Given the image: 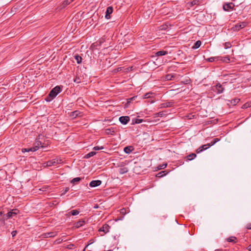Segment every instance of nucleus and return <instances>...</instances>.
Listing matches in <instances>:
<instances>
[{"label":"nucleus","mask_w":251,"mask_h":251,"mask_svg":"<svg viewBox=\"0 0 251 251\" xmlns=\"http://www.w3.org/2000/svg\"><path fill=\"white\" fill-rule=\"evenodd\" d=\"M19 212V211L17 209H12L11 211L8 212L6 214V218H7V220L9 218H12L17 215Z\"/></svg>","instance_id":"nucleus-5"},{"label":"nucleus","mask_w":251,"mask_h":251,"mask_svg":"<svg viewBox=\"0 0 251 251\" xmlns=\"http://www.w3.org/2000/svg\"><path fill=\"white\" fill-rule=\"evenodd\" d=\"M128 169L126 167L122 168L119 169V173L121 174H124L127 172Z\"/></svg>","instance_id":"nucleus-30"},{"label":"nucleus","mask_w":251,"mask_h":251,"mask_svg":"<svg viewBox=\"0 0 251 251\" xmlns=\"http://www.w3.org/2000/svg\"><path fill=\"white\" fill-rule=\"evenodd\" d=\"M156 115H157L158 116L161 117L164 115V113L163 112H160L156 113Z\"/></svg>","instance_id":"nucleus-52"},{"label":"nucleus","mask_w":251,"mask_h":251,"mask_svg":"<svg viewBox=\"0 0 251 251\" xmlns=\"http://www.w3.org/2000/svg\"><path fill=\"white\" fill-rule=\"evenodd\" d=\"M71 214L73 216H75L78 215L79 213V211L77 210H73L71 211Z\"/></svg>","instance_id":"nucleus-38"},{"label":"nucleus","mask_w":251,"mask_h":251,"mask_svg":"<svg viewBox=\"0 0 251 251\" xmlns=\"http://www.w3.org/2000/svg\"><path fill=\"white\" fill-rule=\"evenodd\" d=\"M237 240L236 237L234 236L229 237L226 239V241L229 242L236 243Z\"/></svg>","instance_id":"nucleus-25"},{"label":"nucleus","mask_w":251,"mask_h":251,"mask_svg":"<svg viewBox=\"0 0 251 251\" xmlns=\"http://www.w3.org/2000/svg\"><path fill=\"white\" fill-rule=\"evenodd\" d=\"M50 100H51V99H49V98H46V100H47V101H50Z\"/></svg>","instance_id":"nucleus-59"},{"label":"nucleus","mask_w":251,"mask_h":251,"mask_svg":"<svg viewBox=\"0 0 251 251\" xmlns=\"http://www.w3.org/2000/svg\"><path fill=\"white\" fill-rule=\"evenodd\" d=\"M143 121V119L136 118L135 120L134 123L135 124H140V123H141Z\"/></svg>","instance_id":"nucleus-41"},{"label":"nucleus","mask_w":251,"mask_h":251,"mask_svg":"<svg viewBox=\"0 0 251 251\" xmlns=\"http://www.w3.org/2000/svg\"><path fill=\"white\" fill-rule=\"evenodd\" d=\"M166 174L165 173V171H161L156 175V176L158 177H162L163 176H165Z\"/></svg>","instance_id":"nucleus-36"},{"label":"nucleus","mask_w":251,"mask_h":251,"mask_svg":"<svg viewBox=\"0 0 251 251\" xmlns=\"http://www.w3.org/2000/svg\"><path fill=\"white\" fill-rule=\"evenodd\" d=\"M247 25V23L245 22L238 23L231 28V29L234 31H239L240 29L243 28Z\"/></svg>","instance_id":"nucleus-3"},{"label":"nucleus","mask_w":251,"mask_h":251,"mask_svg":"<svg viewBox=\"0 0 251 251\" xmlns=\"http://www.w3.org/2000/svg\"><path fill=\"white\" fill-rule=\"evenodd\" d=\"M122 69V67H119L117 69V72L121 71Z\"/></svg>","instance_id":"nucleus-57"},{"label":"nucleus","mask_w":251,"mask_h":251,"mask_svg":"<svg viewBox=\"0 0 251 251\" xmlns=\"http://www.w3.org/2000/svg\"><path fill=\"white\" fill-rule=\"evenodd\" d=\"M219 141L218 138H214L210 143L208 144V147H211L214 145L216 142Z\"/></svg>","instance_id":"nucleus-32"},{"label":"nucleus","mask_w":251,"mask_h":251,"mask_svg":"<svg viewBox=\"0 0 251 251\" xmlns=\"http://www.w3.org/2000/svg\"><path fill=\"white\" fill-rule=\"evenodd\" d=\"M168 54V51L165 50H160L156 52L155 55L157 56H163Z\"/></svg>","instance_id":"nucleus-22"},{"label":"nucleus","mask_w":251,"mask_h":251,"mask_svg":"<svg viewBox=\"0 0 251 251\" xmlns=\"http://www.w3.org/2000/svg\"><path fill=\"white\" fill-rule=\"evenodd\" d=\"M199 0H193L191 2L187 3V4L189 5L190 7H192L195 5H199Z\"/></svg>","instance_id":"nucleus-20"},{"label":"nucleus","mask_w":251,"mask_h":251,"mask_svg":"<svg viewBox=\"0 0 251 251\" xmlns=\"http://www.w3.org/2000/svg\"><path fill=\"white\" fill-rule=\"evenodd\" d=\"M216 57H212L206 59L209 62H212L215 61Z\"/></svg>","instance_id":"nucleus-45"},{"label":"nucleus","mask_w":251,"mask_h":251,"mask_svg":"<svg viewBox=\"0 0 251 251\" xmlns=\"http://www.w3.org/2000/svg\"><path fill=\"white\" fill-rule=\"evenodd\" d=\"M176 77V75L167 74L165 76V79L166 80H174Z\"/></svg>","instance_id":"nucleus-15"},{"label":"nucleus","mask_w":251,"mask_h":251,"mask_svg":"<svg viewBox=\"0 0 251 251\" xmlns=\"http://www.w3.org/2000/svg\"><path fill=\"white\" fill-rule=\"evenodd\" d=\"M17 234V231L14 230L11 232V234L12 235V237H14Z\"/></svg>","instance_id":"nucleus-55"},{"label":"nucleus","mask_w":251,"mask_h":251,"mask_svg":"<svg viewBox=\"0 0 251 251\" xmlns=\"http://www.w3.org/2000/svg\"><path fill=\"white\" fill-rule=\"evenodd\" d=\"M248 229H251V223L248 224L246 226Z\"/></svg>","instance_id":"nucleus-53"},{"label":"nucleus","mask_w":251,"mask_h":251,"mask_svg":"<svg viewBox=\"0 0 251 251\" xmlns=\"http://www.w3.org/2000/svg\"><path fill=\"white\" fill-rule=\"evenodd\" d=\"M110 226L108 224H104L99 229V232H103V233L101 236L104 235L109 231Z\"/></svg>","instance_id":"nucleus-6"},{"label":"nucleus","mask_w":251,"mask_h":251,"mask_svg":"<svg viewBox=\"0 0 251 251\" xmlns=\"http://www.w3.org/2000/svg\"><path fill=\"white\" fill-rule=\"evenodd\" d=\"M133 150V147L132 146L126 147L124 151L126 153H130Z\"/></svg>","instance_id":"nucleus-21"},{"label":"nucleus","mask_w":251,"mask_h":251,"mask_svg":"<svg viewBox=\"0 0 251 251\" xmlns=\"http://www.w3.org/2000/svg\"><path fill=\"white\" fill-rule=\"evenodd\" d=\"M74 246V245L73 244H70V245H68L67 247H66V248L68 249H69V250H71L72 249V248Z\"/></svg>","instance_id":"nucleus-49"},{"label":"nucleus","mask_w":251,"mask_h":251,"mask_svg":"<svg viewBox=\"0 0 251 251\" xmlns=\"http://www.w3.org/2000/svg\"><path fill=\"white\" fill-rule=\"evenodd\" d=\"M202 151H203V149H201V147H199L197 150H196V152L197 153H200Z\"/></svg>","instance_id":"nucleus-51"},{"label":"nucleus","mask_w":251,"mask_h":251,"mask_svg":"<svg viewBox=\"0 0 251 251\" xmlns=\"http://www.w3.org/2000/svg\"><path fill=\"white\" fill-rule=\"evenodd\" d=\"M103 149V147L102 146H101L100 147H98V146H96L93 148V150H94L95 151L100 150H101Z\"/></svg>","instance_id":"nucleus-44"},{"label":"nucleus","mask_w":251,"mask_h":251,"mask_svg":"<svg viewBox=\"0 0 251 251\" xmlns=\"http://www.w3.org/2000/svg\"><path fill=\"white\" fill-rule=\"evenodd\" d=\"M234 6V5L232 3L225 4L223 5V9L225 11H228L230 10H232Z\"/></svg>","instance_id":"nucleus-9"},{"label":"nucleus","mask_w":251,"mask_h":251,"mask_svg":"<svg viewBox=\"0 0 251 251\" xmlns=\"http://www.w3.org/2000/svg\"><path fill=\"white\" fill-rule=\"evenodd\" d=\"M113 12V7L112 6H109L107 8L105 12V17L106 19H109L110 18V14Z\"/></svg>","instance_id":"nucleus-10"},{"label":"nucleus","mask_w":251,"mask_h":251,"mask_svg":"<svg viewBox=\"0 0 251 251\" xmlns=\"http://www.w3.org/2000/svg\"><path fill=\"white\" fill-rule=\"evenodd\" d=\"M69 190V187H66L65 188V189L64 190V192L62 194V195H64Z\"/></svg>","instance_id":"nucleus-54"},{"label":"nucleus","mask_w":251,"mask_h":251,"mask_svg":"<svg viewBox=\"0 0 251 251\" xmlns=\"http://www.w3.org/2000/svg\"><path fill=\"white\" fill-rule=\"evenodd\" d=\"M96 154V152H95V151H91L90 152H89L88 153L86 154L84 158H89L92 156H93L94 155H95V154Z\"/></svg>","instance_id":"nucleus-27"},{"label":"nucleus","mask_w":251,"mask_h":251,"mask_svg":"<svg viewBox=\"0 0 251 251\" xmlns=\"http://www.w3.org/2000/svg\"><path fill=\"white\" fill-rule=\"evenodd\" d=\"M74 57L78 64H80L81 62L82 58L78 54H75Z\"/></svg>","instance_id":"nucleus-28"},{"label":"nucleus","mask_w":251,"mask_h":251,"mask_svg":"<svg viewBox=\"0 0 251 251\" xmlns=\"http://www.w3.org/2000/svg\"><path fill=\"white\" fill-rule=\"evenodd\" d=\"M41 145V142L40 141H36L35 143V145L33 147H36L37 150H38Z\"/></svg>","instance_id":"nucleus-35"},{"label":"nucleus","mask_w":251,"mask_h":251,"mask_svg":"<svg viewBox=\"0 0 251 251\" xmlns=\"http://www.w3.org/2000/svg\"><path fill=\"white\" fill-rule=\"evenodd\" d=\"M61 161V159L55 158L44 163L43 165L44 167H50L52 166H55L60 163Z\"/></svg>","instance_id":"nucleus-2"},{"label":"nucleus","mask_w":251,"mask_h":251,"mask_svg":"<svg viewBox=\"0 0 251 251\" xmlns=\"http://www.w3.org/2000/svg\"><path fill=\"white\" fill-rule=\"evenodd\" d=\"M173 102L162 103L160 104V108L171 107L173 105Z\"/></svg>","instance_id":"nucleus-14"},{"label":"nucleus","mask_w":251,"mask_h":251,"mask_svg":"<svg viewBox=\"0 0 251 251\" xmlns=\"http://www.w3.org/2000/svg\"><path fill=\"white\" fill-rule=\"evenodd\" d=\"M129 120L130 118L128 116H121L119 118L120 122L123 125H126Z\"/></svg>","instance_id":"nucleus-11"},{"label":"nucleus","mask_w":251,"mask_h":251,"mask_svg":"<svg viewBox=\"0 0 251 251\" xmlns=\"http://www.w3.org/2000/svg\"><path fill=\"white\" fill-rule=\"evenodd\" d=\"M251 106V102H248L244 103L242 105V108L243 109H245V108H247L250 107Z\"/></svg>","instance_id":"nucleus-34"},{"label":"nucleus","mask_w":251,"mask_h":251,"mask_svg":"<svg viewBox=\"0 0 251 251\" xmlns=\"http://www.w3.org/2000/svg\"><path fill=\"white\" fill-rule=\"evenodd\" d=\"M209 147H208V144L207 145H202L201 146V149H203V151L205 150H206L207 149H208Z\"/></svg>","instance_id":"nucleus-43"},{"label":"nucleus","mask_w":251,"mask_h":251,"mask_svg":"<svg viewBox=\"0 0 251 251\" xmlns=\"http://www.w3.org/2000/svg\"><path fill=\"white\" fill-rule=\"evenodd\" d=\"M81 112L78 110H75V111H73L71 113V116L73 118H75L77 117L80 116H81Z\"/></svg>","instance_id":"nucleus-17"},{"label":"nucleus","mask_w":251,"mask_h":251,"mask_svg":"<svg viewBox=\"0 0 251 251\" xmlns=\"http://www.w3.org/2000/svg\"><path fill=\"white\" fill-rule=\"evenodd\" d=\"M5 211L3 209L0 208V226L5 225V221L7 220L6 218V214H4Z\"/></svg>","instance_id":"nucleus-4"},{"label":"nucleus","mask_w":251,"mask_h":251,"mask_svg":"<svg viewBox=\"0 0 251 251\" xmlns=\"http://www.w3.org/2000/svg\"><path fill=\"white\" fill-rule=\"evenodd\" d=\"M126 213V208H123L121 209H120V214L123 215V216L120 219H122L124 218V216L125 215Z\"/></svg>","instance_id":"nucleus-31"},{"label":"nucleus","mask_w":251,"mask_h":251,"mask_svg":"<svg viewBox=\"0 0 251 251\" xmlns=\"http://www.w3.org/2000/svg\"><path fill=\"white\" fill-rule=\"evenodd\" d=\"M167 164H163L162 165H160L157 167V168L158 170H161L167 167Z\"/></svg>","instance_id":"nucleus-40"},{"label":"nucleus","mask_w":251,"mask_h":251,"mask_svg":"<svg viewBox=\"0 0 251 251\" xmlns=\"http://www.w3.org/2000/svg\"><path fill=\"white\" fill-rule=\"evenodd\" d=\"M86 223V222L84 220H80L75 222L73 225L74 228H78L79 227L82 226L83 225Z\"/></svg>","instance_id":"nucleus-8"},{"label":"nucleus","mask_w":251,"mask_h":251,"mask_svg":"<svg viewBox=\"0 0 251 251\" xmlns=\"http://www.w3.org/2000/svg\"><path fill=\"white\" fill-rule=\"evenodd\" d=\"M201 45V41L200 40L197 41L192 47V49H198Z\"/></svg>","instance_id":"nucleus-26"},{"label":"nucleus","mask_w":251,"mask_h":251,"mask_svg":"<svg viewBox=\"0 0 251 251\" xmlns=\"http://www.w3.org/2000/svg\"><path fill=\"white\" fill-rule=\"evenodd\" d=\"M220 60L224 62L228 63L230 61V58L228 56H226L225 57H222Z\"/></svg>","instance_id":"nucleus-29"},{"label":"nucleus","mask_w":251,"mask_h":251,"mask_svg":"<svg viewBox=\"0 0 251 251\" xmlns=\"http://www.w3.org/2000/svg\"><path fill=\"white\" fill-rule=\"evenodd\" d=\"M105 132L107 135H114L115 131L113 128H106L105 129Z\"/></svg>","instance_id":"nucleus-18"},{"label":"nucleus","mask_w":251,"mask_h":251,"mask_svg":"<svg viewBox=\"0 0 251 251\" xmlns=\"http://www.w3.org/2000/svg\"><path fill=\"white\" fill-rule=\"evenodd\" d=\"M13 9H16V8H15V7L12 8V10H13Z\"/></svg>","instance_id":"nucleus-61"},{"label":"nucleus","mask_w":251,"mask_h":251,"mask_svg":"<svg viewBox=\"0 0 251 251\" xmlns=\"http://www.w3.org/2000/svg\"><path fill=\"white\" fill-rule=\"evenodd\" d=\"M63 241V239H62L61 238H59V239H56L55 241V243H56V244H60Z\"/></svg>","instance_id":"nucleus-47"},{"label":"nucleus","mask_w":251,"mask_h":251,"mask_svg":"<svg viewBox=\"0 0 251 251\" xmlns=\"http://www.w3.org/2000/svg\"><path fill=\"white\" fill-rule=\"evenodd\" d=\"M224 47L226 49L230 48L231 47V45L230 42H226L224 44Z\"/></svg>","instance_id":"nucleus-39"},{"label":"nucleus","mask_w":251,"mask_h":251,"mask_svg":"<svg viewBox=\"0 0 251 251\" xmlns=\"http://www.w3.org/2000/svg\"><path fill=\"white\" fill-rule=\"evenodd\" d=\"M57 235V232H50L43 233L42 234V236L44 238H49V237H53Z\"/></svg>","instance_id":"nucleus-12"},{"label":"nucleus","mask_w":251,"mask_h":251,"mask_svg":"<svg viewBox=\"0 0 251 251\" xmlns=\"http://www.w3.org/2000/svg\"><path fill=\"white\" fill-rule=\"evenodd\" d=\"M216 90L217 94H221L224 92V88L220 83H218L215 86L213 87V90Z\"/></svg>","instance_id":"nucleus-7"},{"label":"nucleus","mask_w":251,"mask_h":251,"mask_svg":"<svg viewBox=\"0 0 251 251\" xmlns=\"http://www.w3.org/2000/svg\"><path fill=\"white\" fill-rule=\"evenodd\" d=\"M151 93H146L144 95V99H148V98H149L151 97Z\"/></svg>","instance_id":"nucleus-42"},{"label":"nucleus","mask_w":251,"mask_h":251,"mask_svg":"<svg viewBox=\"0 0 251 251\" xmlns=\"http://www.w3.org/2000/svg\"><path fill=\"white\" fill-rule=\"evenodd\" d=\"M216 251H221L220 250H216Z\"/></svg>","instance_id":"nucleus-62"},{"label":"nucleus","mask_w":251,"mask_h":251,"mask_svg":"<svg viewBox=\"0 0 251 251\" xmlns=\"http://www.w3.org/2000/svg\"><path fill=\"white\" fill-rule=\"evenodd\" d=\"M101 184V181L100 180H92L90 182L89 185L91 187H95L100 185Z\"/></svg>","instance_id":"nucleus-13"},{"label":"nucleus","mask_w":251,"mask_h":251,"mask_svg":"<svg viewBox=\"0 0 251 251\" xmlns=\"http://www.w3.org/2000/svg\"><path fill=\"white\" fill-rule=\"evenodd\" d=\"M247 249L249 251H251V245H250L248 247Z\"/></svg>","instance_id":"nucleus-56"},{"label":"nucleus","mask_w":251,"mask_h":251,"mask_svg":"<svg viewBox=\"0 0 251 251\" xmlns=\"http://www.w3.org/2000/svg\"><path fill=\"white\" fill-rule=\"evenodd\" d=\"M197 156V155L196 154L194 153H192L189 155H188L186 158L187 159V160H193V159H194Z\"/></svg>","instance_id":"nucleus-23"},{"label":"nucleus","mask_w":251,"mask_h":251,"mask_svg":"<svg viewBox=\"0 0 251 251\" xmlns=\"http://www.w3.org/2000/svg\"><path fill=\"white\" fill-rule=\"evenodd\" d=\"M87 248H86V247L84 248V249L83 250V251H85V250Z\"/></svg>","instance_id":"nucleus-60"},{"label":"nucleus","mask_w":251,"mask_h":251,"mask_svg":"<svg viewBox=\"0 0 251 251\" xmlns=\"http://www.w3.org/2000/svg\"><path fill=\"white\" fill-rule=\"evenodd\" d=\"M189 81H190V80H189V79H187V80L185 81V84H188V83H189Z\"/></svg>","instance_id":"nucleus-58"},{"label":"nucleus","mask_w":251,"mask_h":251,"mask_svg":"<svg viewBox=\"0 0 251 251\" xmlns=\"http://www.w3.org/2000/svg\"><path fill=\"white\" fill-rule=\"evenodd\" d=\"M80 180H81V178L80 177H75V178H73L71 180V182L72 183L74 184L75 182H79Z\"/></svg>","instance_id":"nucleus-37"},{"label":"nucleus","mask_w":251,"mask_h":251,"mask_svg":"<svg viewBox=\"0 0 251 251\" xmlns=\"http://www.w3.org/2000/svg\"><path fill=\"white\" fill-rule=\"evenodd\" d=\"M240 99L238 98H235L231 100V103L233 105H236L240 101Z\"/></svg>","instance_id":"nucleus-33"},{"label":"nucleus","mask_w":251,"mask_h":251,"mask_svg":"<svg viewBox=\"0 0 251 251\" xmlns=\"http://www.w3.org/2000/svg\"><path fill=\"white\" fill-rule=\"evenodd\" d=\"M132 68H133V67L127 68H126L125 69V72H128L129 71H131L132 70Z\"/></svg>","instance_id":"nucleus-50"},{"label":"nucleus","mask_w":251,"mask_h":251,"mask_svg":"<svg viewBox=\"0 0 251 251\" xmlns=\"http://www.w3.org/2000/svg\"><path fill=\"white\" fill-rule=\"evenodd\" d=\"M74 81L75 83H79L80 82V79L78 77H76L74 78Z\"/></svg>","instance_id":"nucleus-46"},{"label":"nucleus","mask_w":251,"mask_h":251,"mask_svg":"<svg viewBox=\"0 0 251 251\" xmlns=\"http://www.w3.org/2000/svg\"><path fill=\"white\" fill-rule=\"evenodd\" d=\"M73 1H74V0H64L61 5V8H64L67 5L70 4Z\"/></svg>","instance_id":"nucleus-19"},{"label":"nucleus","mask_w":251,"mask_h":251,"mask_svg":"<svg viewBox=\"0 0 251 251\" xmlns=\"http://www.w3.org/2000/svg\"><path fill=\"white\" fill-rule=\"evenodd\" d=\"M36 147H31V148H25V149H22V151L23 152H29V151H37V148H36Z\"/></svg>","instance_id":"nucleus-16"},{"label":"nucleus","mask_w":251,"mask_h":251,"mask_svg":"<svg viewBox=\"0 0 251 251\" xmlns=\"http://www.w3.org/2000/svg\"><path fill=\"white\" fill-rule=\"evenodd\" d=\"M62 88L59 86H56L53 88L50 92L49 97L51 99L54 98L61 91Z\"/></svg>","instance_id":"nucleus-1"},{"label":"nucleus","mask_w":251,"mask_h":251,"mask_svg":"<svg viewBox=\"0 0 251 251\" xmlns=\"http://www.w3.org/2000/svg\"><path fill=\"white\" fill-rule=\"evenodd\" d=\"M137 98V96H134L132 98H129L127 99V102L125 104V107H127L129 104V103L131 102V101L133 100H135V99Z\"/></svg>","instance_id":"nucleus-24"},{"label":"nucleus","mask_w":251,"mask_h":251,"mask_svg":"<svg viewBox=\"0 0 251 251\" xmlns=\"http://www.w3.org/2000/svg\"><path fill=\"white\" fill-rule=\"evenodd\" d=\"M94 240L93 239H90L88 242V244L86 246V248H87L88 246L92 244Z\"/></svg>","instance_id":"nucleus-48"}]
</instances>
